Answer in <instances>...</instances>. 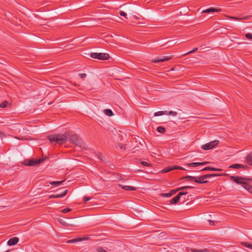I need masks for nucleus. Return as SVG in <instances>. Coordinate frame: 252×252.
<instances>
[{"label":"nucleus","instance_id":"1","mask_svg":"<svg viewBox=\"0 0 252 252\" xmlns=\"http://www.w3.org/2000/svg\"><path fill=\"white\" fill-rule=\"evenodd\" d=\"M70 132L69 131H66L63 134H55L48 135L47 139L50 140L51 143L56 145H62L65 143L69 137Z\"/></svg>","mask_w":252,"mask_h":252},{"label":"nucleus","instance_id":"2","mask_svg":"<svg viewBox=\"0 0 252 252\" xmlns=\"http://www.w3.org/2000/svg\"><path fill=\"white\" fill-rule=\"evenodd\" d=\"M230 179L236 183L242 185L243 187H244L245 184L247 183L248 181H252V178H247L237 176H231Z\"/></svg>","mask_w":252,"mask_h":252},{"label":"nucleus","instance_id":"3","mask_svg":"<svg viewBox=\"0 0 252 252\" xmlns=\"http://www.w3.org/2000/svg\"><path fill=\"white\" fill-rule=\"evenodd\" d=\"M44 161V159L40 158L38 160L34 158L25 159L23 162V164L26 166H35L39 165Z\"/></svg>","mask_w":252,"mask_h":252},{"label":"nucleus","instance_id":"4","mask_svg":"<svg viewBox=\"0 0 252 252\" xmlns=\"http://www.w3.org/2000/svg\"><path fill=\"white\" fill-rule=\"evenodd\" d=\"M90 56L93 58L100 60H107L109 59V55L107 53H91Z\"/></svg>","mask_w":252,"mask_h":252},{"label":"nucleus","instance_id":"5","mask_svg":"<svg viewBox=\"0 0 252 252\" xmlns=\"http://www.w3.org/2000/svg\"><path fill=\"white\" fill-rule=\"evenodd\" d=\"M69 142L78 146H81L82 141L81 137L77 134H74L70 135L69 139Z\"/></svg>","mask_w":252,"mask_h":252},{"label":"nucleus","instance_id":"6","mask_svg":"<svg viewBox=\"0 0 252 252\" xmlns=\"http://www.w3.org/2000/svg\"><path fill=\"white\" fill-rule=\"evenodd\" d=\"M219 143V140H214L201 146V147L204 150H208L216 147Z\"/></svg>","mask_w":252,"mask_h":252},{"label":"nucleus","instance_id":"7","mask_svg":"<svg viewBox=\"0 0 252 252\" xmlns=\"http://www.w3.org/2000/svg\"><path fill=\"white\" fill-rule=\"evenodd\" d=\"M172 58V56H165V57H163L162 58H160L153 59L152 60V62L155 63L169 61V60H171Z\"/></svg>","mask_w":252,"mask_h":252},{"label":"nucleus","instance_id":"8","mask_svg":"<svg viewBox=\"0 0 252 252\" xmlns=\"http://www.w3.org/2000/svg\"><path fill=\"white\" fill-rule=\"evenodd\" d=\"M67 191H68V190L66 189L64 191H63L62 193H58V194H56L50 195L49 196V198L51 199V198H54L63 197L66 194V193H67Z\"/></svg>","mask_w":252,"mask_h":252},{"label":"nucleus","instance_id":"9","mask_svg":"<svg viewBox=\"0 0 252 252\" xmlns=\"http://www.w3.org/2000/svg\"><path fill=\"white\" fill-rule=\"evenodd\" d=\"M204 175H201L198 177H196V179L195 180V182L198 184H206L208 183V181L207 180H204L206 179L205 178H204Z\"/></svg>","mask_w":252,"mask_h":252},{"label":"nucleus","instance_id":"10","mask_svg":"<svg viewBox=\"0 0 252 252\" xmlns=\"http://www.w3.org/2000/svg\"><path fill=\"white\" fill-rule=\"evenodd\" d=\"M88 239V237H82V238H76L73 239L68 240L67 243H74L82 241H84Z\"/></svg>","mask_w":252,"mask_h":252},{"label":"nucleus","instance_id":"11","mask_svg":"<svg viewBox=\"0 0 252 252\" xmlns=\"http://www.w3.org/2000/svg\"><path fill=\"white\" fill-rule=\"evenodd\" d=\"M19 242V238L15 237L10 238L7 242V245L9 246L16 245Z\"/></svg>","mask_w":252,"mask_h":252},{"label":"nucleus","instance_id":"12","mask_svg":"<svg viewBox=\"0 0 252 252\" xmlns=\"http://www.w3.org/2000/svg\"><path fill=\"white\" fill-rule=\"evenodd\" d=\"M221 11V9L214 7H210L202 11V13H209L211 12H218Z\"/></svg>","mask_w":252,"mask_h":252},{"label":"nucleus","instance_id":"13","mask_svg":"<svg viewBox=\"0 0 252 252\" xmlns=\"http://www.w3.org/2000/svg\"><path fill=\"white\" fill-rule=\"evenodd\" d=\"M118 185L123 189L126 190H136L137 189L135 187L131 186H124L121 184H118Z\"/></svg>","mask_w":252,"mask_h":252},{"label":"nucleus","instance_id":"14","mask_svg":"<svg viewBox=\"0 0 252 252\" xmlns=\"http://www.w3.org/2000/svg\"><path fill=\"white\" fill-rule=\"evenodd\" d=\"M229 168H234V169H239V168H247L248 166L247 165H244L240 164H234L231 165Z\"/></svg>","mask_w":252,"mask_h":252},{"label":"nucleus","instance_id":"15","mask_svg":"<svg viewBox=\"0 0 252 252\" xmlns=\"http://www.w3.org/2000/svg\"><path fill=\"white\" fill-rule=\"evenodd\" d=\"M207 170L214 171H222V169H220V168H216L215 167L207 166V167H206L201 170V171H207Z\"/></svg>","mask_w":252,"mask_h":252},{"label":"nucleus","instance_id":"16","mask_svg":"<svg viewBox=\"0 0 252 252\" xmlns=\"http://www.w3.org/2000/svg\"><path fill=\"white\" fill-rule=\"evenodd\" d=\"M59 222L60 224H62L63 225V226H77V225L76 224H72V223H68V222H66L64 220H63V219H60L59 220Z\"/></svg>","mask_w":252,"mask_h":252},{"label":"nucleus","instance_id":"17","mask_svg":"<svg viewBox=\"0 0 252 252\" xmlns=\"http://www.w3.org/2000/svg\"><path fill=\"white\" fill-rule=\"evenodd\" d=\"M181 196L178 194L176 196H175L173 199H172L170 201V203L172 204H175L179 202Z\"/></svg>","mask_w":252,"mask_h":252},{"label":"nucleus","instance_id":"18","mask_svg":"<svg viewBox=\"0 0 252 252\" xmlns=\"http://www.w3.org/2000/svg\"><path fill=\"white\" fill-rule=\"evenodd\" d=\"M178 191H179V190H177V189H174V190H172L169 193H162V196H163V197H169L171 196L173 194H175Z\"/></svg>","mask_w":252,"mask_h":252},{"label":"nucleus","instance_id":"19","mask_svg":"<svg viewBox=\"0 0 252 252\" xmlns=\"http://www.w3.org/2000/svg\"><path fill=\"white\" fill-rule=\"evenodd\" d=\"M246 159L247 162L249 165H252V152L247 156Z\"/></svg>","mask_w":252,"mask_h":252},{"label":"nucleus","instance_id":"20","mask_svg":"<svg viewBox=\"0 0 252 252\" xmlns=\"http://www.w3.org/2000/svg\"><path fill=\"white\" fill-rule=\"evenodd\" d=\"M223 175L224 174H216V173L208 174L204 175L205 176L204 177V178H205L206 179H208V178H209L211 177L219 176H221V175Z\"/></svg>","mask_w":252,"mask_h":252},{"label":"nucleus","instance_id":"21","mask_svg":"<svg viewBox=\"0 0 252 252\" xmlns=\"http://www.w3.org/2000/svg\"><path fill=\"white\" fill-rule=\"evenodd\" d=\"M250 193H252V186L250 185L248 183V181L246 183L243 187Z\"/></svg>","mask_w":252,"mask_h":252},{"label":"nucleus","instance_id":"22","mask_svg":"<svg viewBox=\"0 0 252 252\" xmlns=\"http://www.w3.org/2000/svg\"><path fill=\"white\" fill-rule=\"evenodd\" d=\"M104 114L108 116H112L114 115L112 111L109 109H106L104 110Z\"/></svg>","mask_w":252,"mask_h":252},{"label":"nucleus","instance_id":"23","mask_svg":"<svg viewBox=\"0 0 252 252\" xmlns=\"http://www.w3.org/2000/svg\"><path fill=\"white\" fill-rule=\"evenodd\" d=\"M191 251L193 252H210L209 250H208V249H192Z\"/></svg>","mask_w":252,"mask_h":252},{"label":"nucleus","instance_id":"24","mask_svg":"<svg viewBox=\"0 0 252 252\" xmlns=\"http://www.w3.org/2000/svg\"><path fill=\"white\" fill-rule=\"evenodd\" d=\"M194 187H192V186H183L182 187L178 188L177 189V190H178L180 191V190H183L185 189H194Z\"/></svg>","mask_w":252,"mask_h":252},{"label":"nucleus","instance_id":"25","mask_svg":"<svg viewBox=\"0 0 252 252\" xmlns=\"http://www.w3.org/2000/svg\"><path fill=\"white\" fill-rule=\"evenodd\" d=\"M182 179H187L188 181H190L193 180L195 182L196 177L191 176H186L182 178Z\"/></svg>","mask_w":252,"mask_h":252},{"label":"nucleus","instance_id":"26","mask_svg":"<svg viewBox=\"0 0 252 252\" xmlns=\"http://www.w3.org/2000/svg\"><path fill=\"white\" fill-rule=\"evenodd\" d=\"M157 130L158 131V132L161 133H164L166 131L165 128L161 126H158L157 128Z\"/></svg>","mask_w":252,"mask_h":252},{"label":"nucleus","instance_id":"27","mask_svg":"<svg viewBox=\"0 0 252 252\" xmlns=\"http://www.w3.org/2000/svg\"><path fill=\"white\" fill-rule=\"evenodd\" d=\"M64 181H54L50 183V184L53 186H55L56 187L59 186L62 183H63Z\"/></svg>","mask_w":252,"mask_h":252},{"label":"nucleus","instance_id":"28","mask_svg":"<svg viewBox=\"0 0 252 252\" xmlns=\"http://www.w3.org/2000/svg\"><path fill=\"white\" fill-rule=\"evenodd\" d=\"M172 170V166L166 167L161 170L162 173H167Z\"/></svg>","mask_w":252,"mask_h":252},{"label":"nucleus","instance_id":"29","mask_svg":"<svg viewBox=\"0 0 252 252\" xmlns=\"http://www.w3.org/2000/svg\"><path fill=\"white\" fill-rule=\"evenodd\" d=\"M164 114H167L166 111H158L154 113V116H159Z\"/></svg>","mask_w":252,"mask_h":252},{"label":"nucleus","instance_id":"30","mask_svg":"<svg viewBox=\"0 0 252 252\" xmlns=\"http://www.w3.org/2000/svg\"><path fill=\"white\" fill-rule=\"evenodd\" d=\"M242 244L249 249H252V244L248 242H242Z\"/></svg>","mask_w":252,"mask_h":252},{"label":"nucleus","instance_id":"31","mask_svg":"<svg viewBox=\"0 0 252 252\" xmlns=\"http://www.w3.org/2000/svg\"><path fill=\"white\" fill-rule=\"evenodd\" d=\"M188 165L189 167H196L198 165H201V164L199 163V162H192L190 163H188Z\"/></svg>","mask_w":252,"mask_h":252},{"label":"nucleus","instance_id":"32","mask_svg":"<svg viewBox=\"0 0 252 252\" xmlns=\"http://www.w3.org/2000/svg\"><path fill=\"white\" fill-rule=\"evenodd\" d=\"M172 170H176V169L182 170H185V169L183 168L182 167H181L179 166H176V165L172 166Z\"/></svg>","mask_w":252,"mask_h":252},{"label":"nucleus","instance_id":"33","mask_svg":"<svg viewBox=\"0 0 252 252\" xmlns=\"http://www.w3.org/2000/svg\"><path fill=\"white\" fill-rule=\"evenodd\" d=\"M198 50V48H194V49H193L192 50L190 51H189L188 52H187V53H185L183 55V56H186L188 54H191V53H194L195 52V51H196L197 50Z\"/></svg>","mask_w":252,"mask_h":252},{"label":"nucleus","instance_id":"34","mask_svg":"<svg viewBox=\"0 0 252 252\" xmlns=\"http://www.w3.org/2000/svg\"><path fill=\"white\" fill-rule=\"evenodd\" d=\"M71 211V209L68 208H66L65 209H63L61 211V212L63 213H66L70 212Z\"/></svg>","mask_w":252,"mask_h":252},{"label":"nucleus","instance_id":"35","mask_svg":"<svg viewBox=\"0 0 252 252\" xmlns=\"http://www.w3.org/2000/svg\"><path fill=\"white\" fill-rule=\"evenodd\" d=\"M7 104H8L7 101H5L0 104V107L5 108L7 106Z\"/></svg>","mask_w":252,"mask_h":252},{"label":"nucleus","instance_id":"36","mask_svg":"<svg viewBox=\"0 0 252 252\" xmlns=\"http://www.w3.org/2000/svg\"><path fill=\"white\" fill-rule=\"evenodd\" d=\"M249 17H250L249 16H245V17H243L242 18H236V17H231V18L234 19H236V20H242V19L247 20V19H249Z\"/></svg>","mask_w":252,"mask_h":252},{"label":"nucleus","instance_id":"37","mask_svg":"<svg viewBox=\"0 0 252 252\" xmlns=\"http://www.w3.org/2000/svg\"><path fill=\"white\" fill-rule=\"evenodd\" d=\"M119 14L121 16H124V17H125L126 19H127V14L126 13H125L124 11H120L119 12Z\"/></svg>","mask_w":252,"mask_h":252},{"label":"nucleus","instance_id":"38","mask_svg":"<svg viewBox=\"0 0 252 252\" xmlns=\"http://www.w3.org/2000/svg\"><path fill=\"white\" fill-rule=\"evenodd\" d=\"M245 36L249 39H252V33H247L245 34Z\"/></svg>","mask_w":252,"mask_h":252},{"label":"nucleus","instance_id":"39","mask_svg":"<svg viewBox=\"0 0 252 252\" xmlns=\"http://www.w3.org/2000/svg\"><path fill=\"white\" fill-rule=\"evenodd\" d=\"M141 164L143 165V166H148V167H150L151 166V164L149 163H148L147 162H146V161H142L141 162Z\"/></svg>","mask_w":252,"mask_h":252},{"label":"nucleus","instance_id":"40","mask_svg":"<svg viewBox=\"0 0 252 252\" xmlns=\"http://www.w3.org/2000/svg\"><path fill=\"white\" fill-rule=\"evenodd\" d=\"M96 250L99 252H107L102 247H98Z\"/></svg>","mask_w":252,"mask_h":252},{"label":"nucleus","instance_id":"41","mask_svg":"<svg viewBox=\"0 0 252 252\" xmlns=\"http://www.w3.org/2000/svg\"><path fill=\"white\" fill-rule=\"evenodd\" d=\"M168 114L169 115H171L172 116H175L177 115V113L176 112H175V111H170L168 112Z\"/></svg>","mask_w":252,"mask_h":252},{"label":"nucleus","instance_id":"42","mask_svg":"<svg viewBox=\"0 0 252 252\" xmlns=\"http://www.w3.org/2000/svg\"><path fill=\"white\" fill-rule=\"evenodd\" d=\"M91 197L88 196H84L83 197L84 201L86 203L87 201H89L91 199Z\"/></svg>","mask_w":252,"mask_h":252},{"label":"nucleus","instance_id":"43","mask_svg":"<svg viewBox=\"0 0 252 252\" xmlns=\"http://www.w3.org/2000/svg\"><path fill=\"white\" fill-rule=\"evenodd\" d=\"M176 42H174V40L169 41L166 42V44H170L169 46H173Z\"/></svg>","mask_w":252,"mask_h":252},{"label":"nucleus","instance_id":"44","mask_svg":"<svg viewBox=\"0 0 252 252\" xmlns=\"http://www.w3.org/2000/svg\"><path fill=\"white\" fill-rule=\"evenodd\" d=\"M79 76L81 78L83 79L87 76V75L85 73H79Z\"/></svg>","mask_w":252,"mask_h":252},{"label":"nucleus","instance_id":"45","mask_svg":"<svg viewBox=\"0 0 252 252\" xmlns=\"http://www.w3.org/2000/svg\"><path fill=\"white\" fill-rule=\"evenodd\" d=\"M188 193V192L187 191H183L180 192L178 194L181 197V196L186 195Z\"/></svg>","mask_w":252,"mask_h":252},{"label":"nucleus","instance_id":"46","mask_svg":"<svg viewBox=\"0 0 252 252\" xmlns=\"http://www.w3.org/2000/svg\"><path fill=\"white\" fill-rule=\"evenodd\" d=\"M199 163L201 164V165H204L209 163V161H204V162H199Z\"/></svg>","mask_w":252,"mask_h":252},{"label":"nucleus","instance_id":"47","mask_svg":"<svg viewBox=\"0 0 252 252\" xmlns=\"http://www.w3.org/2000/svg\"><path fill=\"white\" fill-rule=\"evenodd\" d=\"M208 221L209 222V223L210 225H215V221L211 220H209Z\"/></svg>","mask_w":252,"mask_h":252},{"label":"nucleus","instance_id":"48","mask_svg":"<svg viewBox=\"0 0 252 252\" xmlns=\"http://www.w3.org/2000/svg\"><path fill=\"white\" fill-rule=\"evenodd\" d=\"M119 147H120V149H124V150L126 149L125 145H120Z\"/></svg>","mask_w":252,"mask_h":252},{"label":"nucleus","instance_id":"49","mask_svg":"<svg viewBox=\"0 0 252 252\" xmlns=\"http://www.w3.org/2000/svg\"><path fill=\"white\" fill-rule=\"evenodd\" d=\"M99 155H100L99 156V158L101 160H103L102 158H101V157H102L101 154H99Z\"/></svg>","mask_w":252,"mask_h":252},{"label":"nucleus","instance_id":"50","mask_svg":"<svg viewBox=\"0 0 252 252\" xmlns=\"http://www.w3.org/2000/svg\"><path fill=\"white\" fill-rule=\"evenodd\" d=\"M133 18L135 20H138L139 19L138 17H137L136 16H133Z\"/></svg>","mask_w":252,"mask_h":252}]
</instances>
